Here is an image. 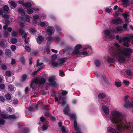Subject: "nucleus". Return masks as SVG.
<instances>
[{
  "instance_id": "1",
  "label": "nucleus",
  "mask_w": 133,
  "mask_h": 133,
  "mask_svg": "<svg viewBox=\"0 0 133 133\" xmlns=\"http://www.w3.org/2000/svg\"><path fill=\"white\" fill-rule=\"evenodd\" d=\"M105 118L107 119H110L113 124H116V128L120 132H124L126 130H131L130 123H127L121 113L118 111H112L110 117Z\"/></svg>"
},
{
  "instance_id": "2",
  "label": "nucleus",
  "mask_w": 133,
  "mask_h": 133,
  "mask_svg": "<svg viewBox=\"0 0 133 133\" xmlns=\"http://www.w3.org/2000/svg\"><path fill=\"white\" fill-rule=\"evenodd\" d=\"M110 52L115 51L116 53L119 54L126 56H130L133 52V49L130 48H123L122 49L120 48V45L117 43H114V45H111L109 47Z\"/></svg>"
},
{
  "instance_id": "3",
  "label": "nucleus",
  "mask_w": 133,
  "mask_h": 133,
  "mask_svg": "<svg viewBox=\"0 0 133 133\" xmlns=\"http://www.w3.org/2000/svg\"><path fill=\"white\" fill-rule=\"evenodd\" d=\"M70 111L69 106L67 105L63 112L65 115H67L70 117L72 119H75L74 121V129L76 132L75 133H82L80 131V127L79 125H78L75 118H76V115L74 114H71L68 113Z\"/></svg>"
},
{
  "instance_id": "4",
  "label": "nucleus",
  "mask_w": 133,
  "mask_h": 133,
  "mask_svg": "<svg viewBox=\"0 0 133 133\" xmlns=\"http://www.w3.org/2000/svg\"><path fill=\"white\" fill-rule=\"evenodd\" d=\"M110 52L111 53L112 56L109 58L108 61L109 62L113 63L117 59H118L119 61L121 63H124L125 62V59L123 55H120L119 53H116L114 51Z\"/></svg>"
},
{
  "instance_id": "5",
  "label": "nucleus",
  "mask_w": 133,
  "mask_h": 133,
  "mask_svg": "<svg viewBox=\"0 0 133 133\" xmlns=\"http://www.w3.org/2000/svg\"><path fill=\"white\" fill-rule=\"evenodd\" d=\"M45 79L43 78H42L38 79L36 78L34 79L32 81L30 85V87L32 88L33 89H34V88L33 87L34 84L38 86L42 84H44L45 82Z\"/></svg>"
},
{
  "instance_id": "6",
  "label": "nucleus",
  "mask_w": 133,
  "mask_h": 133,
  "mask_svg": "<svg viewBox=\"0 0 133 133\" xmlns=\"http://www.w3.org/2000/svg\"><path fill=\"white\" fill-rule=\"evenodd\" d=\"M84 48L86 51L80 52L79 55L82 54L87 56L89 55L92 52V49L90 46L87 45H85L84 46Z\"/></svg>"
},
{
  "instance_id": "7",
  "label": "nucleus",
  "mask_w": 133,
  "mask_h": 133,
  "mask_svg": "<svg viewBox=\"0 0 133 133\" xmlns=\"http://www.w3.org/2000/svg\"><path fill=\"white\" fill-rule=\"evenodd\" d=\"M82 46L81 45L78 44L76 46L74 50L70 49V51L69 52V53L72 55H79L80 53L79 49Z\"/></svg>"
},
{
  "instance_id": "8",
  "label": "nucleus",
  "mask_w": 133,
  "mask_h": 133,
  "mask_svg": "<svg viewBox=\"0 0 133 133\" xmlns=\"http://www.w3.org/2000/svg\"><path fill=\"white\" fill-rule=\"evenodd\" d=\"M56 77L55 76H51L48 78V81L50 85L52 86H56L58 85L56 81Z\"/></svg>"
},
{
  "instance_id": "9",
  "label": "nucleus",
  "mask_w": 133,
  "mask_h": 133,
  "mask_svg": "<svg viewBox=\"0 0 133 133\" xmlns=\"http://www.w3.org/2000/svg\"><path fill=\"white\" fill-rule=\"evenodd\" d=\"M46 31L48 35L51 36L54 34L55 31V29L53 27L50 26L46 28Z\"/></svg>"
},
{
  "instance_id": "10",
  "label": "nucleus",
  "mask_w": 133,
  "mask_h": 133,
  "mask_svg": "<svg viewBox=\"0 0 133 133\" xmlns=\"http://www.w3.org/2000/svg\"><path fill=\"white\" fill-rule=\"evenodd\" d=\"M46 39L47 43L50 44L54 41L58 40L59 39V38L58 37H54L50 36L47 37Z\"/></svg>"
},
{
  "instance_id": "11",
  "label": "nucleus",
  "mask_w": 133,
  "mask_h": 133,
  "mask_svg": "<svg viewBox=\"0 0 133 133\" xmlns=\"http://www.w3.org/2000/svg\"><path fill=\"white\" fill-rule=\"evenodd\" d=\"M24 17H21L20 16H18V18L21 19L22 21H26L29 23L30 22V17L28 15H26L23 16Z\"/></svg>"
},
{
  "instance_id": "12",
  "label": "nucleus",
  "mask_w": 133,
  "mask_h": 133,
  "mask_svg": "<svg viewBox=\"0 0 133 133\" xmlns=\"http://www.w3.org/2000/svg\"><path fill=\"white\" fill-rule=\"evenodd\" d=\"M116 38L117 40H118L119 43H121L122 42H124L125 41H128V37H120L118 35L116 36Z\"/></svg>"
},
{
  "instance_id": "13",
  "label": "nucleus",
  "mask_w": 133,
  "mask_h": 133,
  "mask_svg": "<svg viewBox=\"0 0 133 133\" xmlns=\"http://www.w3.org/2000/svg\"><path fill=\"white\" fill-rule=\"evenodd\" d=\"M122 21V19L118 17L116 19H113L112 22L114 24H118L121 23Z\"/></svg>"
},
{
  "instance_id": "14",
  "label": "nucleus",
  "mask_w": 133,
  "mask_h": 133,
  "mask_svg": "<svg viewBox=\"0 0 133 133\" xmlns=\"http://www.w3.org/2000/svg\"><path fill=\"white\" fill-rule=\"evenodd\" d=\"M122 2L124 4L126 5V7H127L129 6L130 4L133 5V1H132L131 2H129L128 0H121Z\"/></svg>"
},
{
  "instance_id": "15",
  "label": "nucleus",
  "mask_w": 133,
  "mask_h": 133,
  "mask_svg": "<svg viewBox=\"0 0 133 133\" xmlns=\"http://www.w3.org/2000/svg\"><path fill=\"white\" fill-rule=\"evenodd\" d=\"M122 15L124 18L126 23H128L130 21V20L129 18H127L129 16V15L127 13H123L122 14Z\"/></svg>"
},
{
  "instance_id": "16",
  "label": "nucleus",
  "mask_w": 133,
  "mask_h": 133,
  "mask_svg": "<svg viewBox=\"0 0 133 133\" xmlns=\"http://www.w3.org/2000/svg\"><path fill=\"white\" fill-rule=\"evenodd\" d=\"M33 4V2L30 0H27L26 3H25L24 6L26 7H30Z\"/></svg>"
},
{
  "instance_id": "17",
  "label": "nucleus",
  "mask_w": 133,
  "mask_h": 133,
  "mask_svg": "<svg viewBox=\"0 0 133 133\" xmlns=\"http://www.w3.org/2000/svg\"><path fill=\"white\" fill-rule=\"evenodd\" d=\"M19 32L21 34L22 38H26L27 37V34L22 29H20Z\"/></svg>"
},
{
  "instance_id": "18",
  "label": "nucleus",
  "mask_w": 133,
  "mask_h": 133,
  "mask_svg": "<svg viewBox=\"0 0 133 133\" xmlns=\"http://www.w3.org/2000/svg\"><path fill=\"white\" fill-rule=\"evenodd\" d=\"M68 59V58L66 57H64L60 58L59 60V63L60 66L62 65L66 61V60Z\"/></svg>"
},
{
  "instance_id": "19",
  "label": "nucleus",
  "mask_w": 133,
  "mask_h": 133,
  "mask_svg": "<svg viewBox=\"0 0 133 133\" xmlns=\"http://www.w3.org/2000/svg\"><path fill=\"white\" fill-rule=\"evenodd\" d=\"M62 101V106L64 105L66 103V101L64 99V98L63 97H62L61 96H60L59 97V102Z\"/></svg>"
},
{
  "instance_id": "20",
  "label": "nucleus",
  "mask_w": 133,
  "mask_h": 133,
  "mask_svg": "<svg viewBox=\"0 0 133 133\" xmlns=\"http://www.w3.org/2000/svg\"><path fill=\"white\" fill-rule=\"evenodd\" d=\"M102 109L104 112L106 114H108L109 113V110L108 107L105 106H103Z\"/></svg>"
},
{
  "instance_id": "21",
  "label": "nucleus",
  "mask_w": 133,
  "mask_h": 133,
  "mask_svg": "<svg viewBox=\"0 0 133 133\" xmlns=\"http://www.w3.org/2000/svg\"><path fill=\"white\" fill-rule=\"evenodd\" d=\"M8 90L11 92H12L16 90L15 88L11 84L9 85L8 86Z\"/></svg>"
},
{
  "instance_id": "22",
  "label": "nucleus",
  "mask_w": 133,
  "mask_h": 133,
  "mask_svg": "<svg viewBox=\"0 0 133 133\" xmlns=\"http://www.w3.org/2000/svg\"><path fill=\"white\" fill-rule=\"evenodd\" d=\"M124 107L126 108H133V103H132L130 102L124 104Z\"/></svg>"
},
{
  "instance_id": "23",
  "label": "nucleus",
  "mask_w": 133,
  "mask_h": 133,
  "mask_svg": "<svg viewBox=\"0 0 133 133\" xmlns=\"http://www.w3.org/2000/svg\"><path fill=\"white\" fill-rule=\"evenodd\" d=\"M44 40V38L41 36H39L37 39V41L38 44H41Z\"/></svg>"
},
{
  "instance_id": "24",
  "label": "nucleus",
  "mask_w": 133,
  "mask_h": 133,
  "mask_svg": "<svg viewBox=\"0 0 133 133\" xmlns=\"http://www.w3.org/2000/svg\"><path fill=\"white\" fill-rule=\"evenodd\" d=\"M40 119L41 121L43 123V124H47L48 123V122L47 120L44 117H41L40 118Z\"/></svg>"
},
{
  "instance_id": "25",
  "label": "nucleus",
  "mask_w": 133,
  "mask_h": 133,
  "mask_svg": "<svg viewBox=\"0 0 133 133\" xmlns=\"http://www.w3.org/2000/svg\"><path fill=\"white\" fill-rule=\"evenodd\" d=\"M107 130L108 131L112 133H116V131L115 130L110 127H108Z\"/></svg>"
},
{
  "instance_id": "26",
  "label": "nucleus",
  "mask_w": 133,
  "mask_h": 133,
  "mask_svg": "<svg viewBox=\"0 0 133 133\" xmlns=\"http://www.w3.org/2000/svg\"><path fill=\"white\" fill-rule=\"evenodd\" d=\"M40 25L42 27H44L49 25L48 23L47 22H41L39 23Z\"/></svg>"
},
{
  "instance_id": "27",
  "label": "nucleus",
  "mask_w": 133,
  "mask_h": 133,
  "mask_svg": "<svg viewBox=\"0 0 133 133\" xmlns=\"http://www.w3.org/2000/svg\"><path fill=\"white\" fill-rule=\"evenodd\" d=\"M7 43L6 41H2L0 42V45L3 48L7 47Z\"/></svg>"
},
{
  "instance_id": "28",
  "label": "nucleus",
  "mask_w": 133,
  "mask_h": 133,
  "mask_svg": "<svg viewBox=\"0 0 133 133\" xmlns=\"http://www.w3.org/2000/svg\"><path fill=\"white\" fill-rule=\"evenodd\" d=\"M60 129L62 133H68V130L64 126H63Z\"/></svg>"
},
{
  "instance_id": "29",
  "label": "nucleus",
  "mask_w": 133,
  "mask_h": 133,
  "mask_svg": "<svg viewBox=\"0 0 133 133\" xmlns=\"http://www.w3.org/2000/svg\"><path fill=\"white\" fill-rule=\"evenodd\" d=\"M95 64L97 67H99L101 64V62L98 60H96L95 61Z\"/></svg>"
},
{
  "instance_id": "30",
  "label": "nucleus",
  "mask_w": 133,
  "mask_h": 133,
  "mask_svg": "<svg viewBox=\"0 0 133 133\" xmlns=\"http://www.w3.org/2000/svg\"><path fill=\"white\" fill-rule=\"evenodd\" d=\"M18 11L19 12V13H20L23 16L25 15V14L24 12V10L22 8H19L18 9Z\"/></svg>"
},
{
  "instance_id": "31",
  "label": "nucleus",
  "mask_w": 133,
  "mask_h": 133,
  "mask_svg": "<svg viewBox=\"0 0 133 133\" xmlns=\"http://www.w3.org/2000/svg\"><path fill=\"white\" fill-rule=\"evenodd\" d=\"M29 130L27 128H24L22 129L19 133H28Z\"/></svg>"
},
{
  "instance_id": "32",
  "label": "nucleus",
  "mask_w": 133,
  "mask_h": 133,
  "mask_svg": "<svg viewBox=\"0 0 133 133\" xmlns=\"http://www.w3.org/2000/svg\"><path fill=\"white\" fill-rule=\"evenodd\" d=\"M17 118L15 115H8V119H12L16 118Z\"/></svg>"
},
{
  "instance_id": "33",
  "label": "nucleus",
  "mask_w": 133,
  "mask_h": 133,
  "mask_svg": "<svg viewBox=\"0 0 133 133\" xmlns=\"http://www.w3.org/2000/svg\"><path fill=\"white\" fill-rule=\"evenodd\" d=\"M52 65L54 67L60 66V65L59 63H58L57 62H52L51 63Z\"/></svg>"
},
{
  "instance_id": "34",
  "label": "nucleus",
  "mask_w": 133,
  "mask_h": 133,
  "mask_svg": "<svg viewBox=\"0 0 133 133\" xmlns=\"http://www.w3.org/2000/svg\"><path fill=\"white\" fill-rule=\"evenodd\" d=\"M128 39L129 40L128 41H125V42H123L124 43L123 44V45L125 46L128 47L129 46L128 42H129L130 41V39L128 37Z\"/></svg>"
},
{
  "instance_id": "35",
  "label": "nucleus",
  "mask_w": 133,
  "mask_h": 133,
  "mask_svg": "<svg viewBox=\"0 0 133 133\" xmlns=\"http://www.w3.org/2000/svg\"><path fill=\"white\" fill-rule=\"evenodd\" d=\"M20 61L21 63L24 64L25 63V59L24 58L23 56H21L20 58Z\"/></svg>"
},
{
  "instance_id": "36",
  "label": "nucleus",
  "mask_w": 133,
  "mask_h": 133,
  "mask_svg": "<svg viewBox=\"0 0 133 133\" xmlns=\"http://www.w3.org/2000/svg\"><path fill=\"white\" fill-rule=\"evenodd\" d=\"M116 29L118 32H121L123 30L122 27L120 26H118L116 28Z\"/></svg>"
},
{
  "instance_id": "37",
  "label": "nucleus",
  "mask_w": 133,
  "mask_h": 133,
  "mask_svg": "<svg viewBox=\"0 0 133 133\" xmlns=\"http://www.w3.org/2000/svg\"><path fill=\"white\" fill-rule=\"evenodd\" d=\"M27 75L26 74H24L22 77L21 81H24L27 78Z\"/></svg>"
},
{
  "instance_id": "38",
  "label": "nucleus",
  "mask_w": 133,
  "mask_h": 133,
  "mask_svg": "<svg viewBox=\"0 0 133 133\" xmlns=\"http://www.w3.org/2000/svg\"><path fill=\"white\" fill-rule=\"evenodd\" d=\"M6 110L8 112L10 113H11V112H14V110L10 107L7 108Z\"/></svg>"
},
{
  "instance_id": "39",
  "label": "nucleus",
  "mask_w": 133,
  "mask_h": 133,
  "mask_svg": "<svg viewBox=\"0 0 133 133\" xmlns=\"http://www.w3.org/2000/svg\"><path fill=\"white\" fill-rule=\"evenodd\" d=\"M5 53L6 55L9 56L11 54V51L10 49H7L5 50Z\"/></svg>"
},
{
  "instance_id": "40",
  "label": "nucleus",
  "mask_w": 133,
  "mask_h": 133,
  "mask_svg": "<svg viewBox=\"0 0 133 133\" xmlns=\"http://www.w3.org/2000/svg\"><path fill=\"white\" fill-rule=\"evenodd\" d=\"M37 66H39L40 68H42L45 66V65L43 64V63L42 62L39 63V64L37 63L36 64Z\"/></svg>"
},
{
  "instance_id": "41",
  "label": "nucleus",
  "mask_w": 133,
  "mask_h": 133,
  "mask_svg": "<svg viewBox=\"0 0 133 133\" xmlns=\"http://www.w3.org/2000/svg\"><path fill=\"white\" fill-rule=\"evenodd\" d=\"M126 74L129 76H131L132 75V72L130 70H127L126 71Z\"/></svg>"
},
{
  "instance_id": "42",
  "label": "nucleus",
  "mask_w": 133,
  "mask_h": 133,
  "mask_svg": "<svg viewBox=\"0 0 133 133\" xmlns=\"http://www.w3.org/2000/svg\"><path fill=\"white\" fill-rule=\"evenodd\" d=\"M8 115H6L5 113H2L1 114V117L4 119H8Z\"/></svg>"
},
{
  "instance_id": "43",
  "label": "nucleus",
  "mask_w": 133,
  "mask_h": 133,
  "mask_svg": "<svg viewBox=\"0 0 133 133\" xmlns=\"http://www.w3.org/2000/svg\"><path fill=\"white\" fill-rule=\"evenodd\" d=\"M104 34L108 36L110 34V31L108 29H106L103 31Z\"/></svg>"
},
{
  "instance_id": "44",
  "label": "nucleus",
  "mask_w": 133,
  "mask_h": 133,
  "mask_svg": "<svg viewBox=\"0 0 133 133\" xmlns=\"http://www.w3.org/2000/svg\"><path fill=\"white\" fill-rule=\"evenodd\" d=\"M17 41V39L14 38H12L11 40V42L13 44H15L16 43Z\"/></svg>"
},
{
  "instance_id": "45",
  "label": "nucleus",
  "mask_w": 133,
  "mask_h": 133,
  "mask_svg": "<svg viewBox=\"0 0 133 133\" xmlns=\"http://www.w3.org/2000/svg\"><path fill=\"white\" fill-rule=\"evenodd\" d=\"M105 96V94L103 93H101L98 95V97L99 98L102 99Z\"/></svg>"
},
{
  "instance_id": "46",
  "label": "nucleus",
  "mask_w": 133,
  "mask_h": 133,
  "mask_svg": "<svg viewBox=\"0 0 133 133\" xmlns=\"http://www.w3.org/2000/svg\"><path fill=\"white\" fill-rule=\"evenodd\" d=\"M27 11L29 14H31L33 12V10L32 8H28L27 9Z\"/></svg>"
},
{
  "instance_id": "47",
  "label": "nucleus",
  "mask_w": 133,
  "mask_h": 133,
  "mask_svg": "<svg viewBox=\"0 0 133 133\" xmlns=\"http://www.w3.org/2000/svg\"><path fill=\"white\" fill-rule=\"evenodd\" d=\"M5 97L6 99L8 100H9L11 99V95L9 93H7Z\"/></svg>"
},
{
  "instance_id": "48",
  "label": "nucleus",
  "mask_w": 133,
  "mask_h": 133,
  "mask_svg": "<svg viewBox=\"0 0 133 133\" xmlns=\"http://www.w3.org/2000/svg\"><path fill=\"white\" fill-rule=\"evenodd\" d=\"M10 3L11 6H12L14 8H15L17 6L16 4L13 1H11Z\"/></svg>"
},
{
  "instance_id": "49",
  "label": "nucleus",
  "mask_w": 133,
  "mask_h": 133,
  "mask_svg": "<svg viewBox=\"0 0 133 133\" xmlns=\"http://www.w3.org/2000/svg\"><path fill=\"white\" fill-rule=\"evenodd\" d=\"M112 10V9L111 8H107L105 9V11L108 13H110L111 12Z\"/></svg>"
},
{
  "instance_id": "50",
  "label": "nucleus",
  "mask_w": 133,
  "mask_h": 133,
  "mask_svg": "<svg viewBox=\"0 0 133 133\" xmlns=\"http://www.w3.org/2000/svg\"><path fill=\"white\" fill-rule=\"evenodd\" d=\"M115 84L116 86L118 87H119L121 85V82L120 81L116 82H115Z\"/></svg>"
},
{
  "instance_id": "51",
  "label": "nucleus",
  "mask_w": 133,
  "mask_h": 133,
  "mask_svg": "<svg viewBox=\"0 0 133 133\" xmlns=\"http://www.w3.org/2000/svg\"><path fill=\"white\" fill-rule=\"evenodd\" d=\"M11 35L13 37H16L17 36V32L14 31H13L11 32Z\"/></svg>"
},
{
  "instance_id": "52",
  "label": "nucleus",
  "mask_w": 133,
  "mask_h": 133,
  "mask_svg": "<svg viewBox=\"0 0 133 133\" xmlns=\"http://www.w3.org/2000/svg\"><path fill=\"white\" fill-rule=\"evenodd\" d=\"M5 121L3 118H0V124L3 125L5 123Z\"/></svg>"
},
{
  "instance_id": "53",
  "label": "nucleus",
  "mask_w": 133,
  "mask_h": 133,
  "mask_svg": "<svg viewBox=\"0 0 133 133\" xmlns=\"http://www.w3.org/2000/svg\"><path fill=\"white\" fill-rule=\"evenodd\" d=\"M16 48V46L14 45H13L11 46V50L13 51H15Z\"/></svg>"
},
{
  "instance_id": "54",
  "label": "nucleus",
  "mask_w": 133,
  "mask_h": 133,
  "mask_svg": "<svg viewBox=\"0 0 133 133\" xmlns=\"http://www.w3.org/2000/svg\"><path fill=\"white\" fill-rule=\"evenodd\" d=\"M1 68L3 70H6L7 68L6 66L4 64H3L1 65Z\"/></svg>"
},
{
  "instance_id": "55",
  "label": "nucleus",
  "mask_w": 133,
  "mask_h": 133,
  "mask_svg": "<svg viewBox=\"0 0 133 133\" xmlns=\"http://www.w3.org/2000/svg\"><path fill=\"white\" fill-rule=\"evenodd\" d=\"M5 74L7 76L9 77L11 75V73L10 71H7L6 72Z\"/></svg>"
},
{
  "instance_id": "56",
  "label": "nucleus",
  "mask_w": 133,
  "mask_h": 133,
  "mask_svg": "<svg viewBox=\"0 0 133 133\" xmlns=\"http://www.w3.org/2000/svg\"><path fill=\"white\" fill-rule=\"evenodd\" d=\"M33 18L34 19H35L37 20L39 18V17L38 15H34L33 16Z\"/></svg>"
},
{
  "instance_id": "57",
  "label": "nucleus",
  "mask_w": 133,
  "mask_h": 133,
  "mask_svg": "<svg viewBox=\"0 0 133 133\" xmlns=\"http://www.w3.org/2000/svg\"><path fill=\"white\" fill-rule=\"evenodd\" d=\"M8 34H9L8 32L7 31H5L4 34V38H7L8 36Z\"/></svg>"
},
{
  "instance_id": "58",
  "label": "nucleus",
  "mask_w": 133,
  "mask_h": 133,
  "mask_svg": "<svg viewBox=\"0 0 133 133\" xmlns=\"http://www.w3.org/2000/svg\"><path fill=\"white\" fill-rule=\"evenodd\" d=\"M56 28L57 31L58 32H59L61 30V28L58 26H56Z\"/></svg>"
},
{
  "instance_id": "59",
  "label": "nucleus",
  "mask_w": 133,
  "mask_h": 133,
  "mask_svg": "<svg viewBox=\"0 0 133 133\" xmlns=\"http://www.w3.org/2000/svg\"><path fill=\"white\" fill-rule=\"evenodd\" d=\"M25 49L27 51L30 52L31 50L30 48L28 46H27L25 47Z\"/></svg>"
},
{
  "instance_id": "60",
  "label": "nucleus",
  "mask_w": 133,
  "mask_h": 133,
  "mask_svg": "<svg viewBox=\"0 0 133 133\" xmlns=\"http://www.w3.org/2000/svg\"><path fill=\"white\" fill-rule=\"evenodd\" d=\"M57 58V56L55 54H54L52 56V59L53 60H55Z\"/></svg>"
},
{
  "instance_id": "61",
  "label": "nucleus",
  "mask_w": 133,
  "mask_h": 133,
  "mask_svg": "<svg viewBox=\"0 0 133 133\" xmlns=\"http://www.w3.org/2000/svg\"><path fill=\"white\" fill-rule=\"evenodd\" d=\"M41 17L43 19H45L46 18V16L45 15L43 14L41 15Z\"/></svg>"
},
{
  "instance_id": "62",
  "label": "nucleus",
  "mask_w": 133,
  "mask_h": 133,
  "mask_svg": "<svg viewBox=\"0 0 133 133\" xmlns=\"http://www.w3.org/2000/svg\"><path fill=\"white\" fill-rule=\"evenodd\" d=\"M5 88V85L3 84H0V88L2 90L4 89Z\"/></svg>"
},
{
  "instance_id": "63",
  "label": "nucleus",
  "mask_w": 133,
  "mask_h": 133,
  "mask_svg": "<svg viewBox=\"0 0 133 133\" xmlns=\"http://www.w3.org/2000/svg\"><path fill=\"white\" fill-rule=\"evenodd\" d=\"M123 83L124 84L126 85H128L129 84V82L126 80H123Z\"/></svg>"
},
{
  "instance_id": "64",
  "label": "nucleus",
  "mask_w": 133,
  "mask_h": 133,
  "mask_svg": "<svg viewBox=\"0 0 133 133\" xmlns=\"http://www.w3.org/2000/svg\"><path fill=\"white\" fill-rule=\"evenodd\" d=\"M48 127L46 125H43L42 127V129L43 131L46 130L48 128Z\"/></svg>"
}]
</instances>
